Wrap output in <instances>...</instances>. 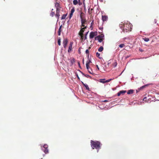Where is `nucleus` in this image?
Here are the masks:
<instances>
[{"label": "nucleus", "instance_id": "6e6552de", "mask_svg": "<svg viewBox=\"0 0 159 159\" xmlns=\"http://www.w3.org/2000/svg\"><path fill=\"white\" fill-rule=\"evenodd\" d=\"M60 10H59L58 9H57V10H56V13L55 15V16L56 17H57V19H58L59 17V16H60Z\"/></svg>", "mask_w": 159, "mask_h": 159}, {"label": "nucleus", "instance_id": "f03ea898", "mask_svg": "<svg viewBox=\"0 0 159 159\" xmlns=\"http://www.w3.org/2000/svg\"><path fill=\"white\" fill-rule=\"evenodd\" d=\"M90 143L92 148L93 149L94 148L97 149V152H98L99 149L101 148L100 142L98 141H95L91 140Z\"/></svg>", "mask_w": 159, "mask_h": 159}, {"label": "nucleus", "instance_id": "aec40b11", "mask_svg": "<svg viewBox=\"0 0 159 159\" xmlns=\"http://www.w3.org/2000/svg\"><path fill=\"white\" fill-rule=\"evenodd\" d=\"M78 3L77 0H74L73 1V3L74 5H76Z\"/></svg>", "mask_w": 159, "mask_h": 159}, {"label": "nucleus", "instance_id": "1a4fd4ad", "mask_svg": "<svg viewBox=\"0 0 159 159\" xmlns=\"http://www.w3.org/2000/svg\"><path fill=\"white\" fill-rule=\"evenodd\" d=\"M126 92V91L125 90H122L120 91L119 92H118L117 94V96H119L121 94H124Z\"/></svg>", "mask_w": 159, "mask_h": 159}, {"label": "nucleus", "instance_id": "ea45409f", "mask_svg": "<svg viewBox=\"0 0 159 159\" xmlns=\"http://www.w3.org/2000/svg\"><path fill=\"white\" fill-rule=\"evenodd\" d=\"M90 48H91V47H89V49H90Z\"/></svg>", "mask_w": 159, "mask_h": 159}, {"label": "nucleus", "instance_id": "423d86ee", "mask_svg": "<svg viewBox=\"0 0 159 159\" xmlns=\"http://www.w3.org/2000/svg\"><path fill=\"white\" fill-rule=\"evenodd\" d=\"M104 35L103 34H101L95 38V40H103L104 39Z\"/></svg>", "mask_w": 159, "mask_h": 159}, {"label": "nucleus", "instance_id": "a18cd8bd", "mask_svg": "<svg viewBox=\"0 0 159 159\" xmlns=\"http://www.w3.org/2000/svg\"><path fill=\"white\" fill-rule=\"evenodd\" d=\"M78 64L79 66H80V63L79 62H78Z\"/></svg>", "mask_w": 159, "mask_h": 159}, {"label": "nucleus", "instance_id": "c85d7f7f", "mask_svg": "<svg viewBox=\"0 0 159 159\" xmlns=\"http://www.w3.org/2000/svg\"><path fill=\"white\" fill-rule=\"evenodd\" d=\"M112 80L111 79H109V80H105L106 83H108L110 82Z\"/></svg>", "mask_w": 159, "mask_h": 159}, {"label": "nucleus", "instance_id": "72a5a7b5", "mask_svg": "<svg viewBox=\"0 0 159 159\" xmlns=\"http://www.w3.org/2000/svg\"><path fill=\"white\" fill-rule=\"evenodd\" d=\"M88 12H89V14H90L91 13V11H89V9H88Z\"/></svg>", "mask_w": 159, "mask_h": 159}, {"label": "nucleus", "instance_id": "79ce46f5", "mask_svg": "<svg viewBox=\"0 0 159 159\" xmlns=\"http://www.w3.org/2000/svg\"><path fill=\"white\" fill-rule=\"evenodd\" d=\"M77 77H78V79H80V78H79V76H77Z\"/></svg>", "mask_w": 159, "mask_h": 159}, {"label": "nucleus", "instance_id": "58836bf2", "mask_svg": "<svg viewBox=\"0 0 159 159\" xmlns=\"http://www.w3.org/2000/svg\"><path fill=\"white\" fill-rule=\"evenodd\" d=\"M93 10V8H92L91 10V12H92V11Z\"/></svg>", "mask_w": 159, "mask_h": 159}, {"label": "nucleus", "instance_id": "20e7f679", "mask_svg": "<svg viewBox=\"0 0 159 159\" xmlns=\"http://www.w3.org/2000/svg\"><path fill=\"white\" fill-rule=\"evenodd\" d=\"M98 34L97 32H91L89 35V38L90 39H92L94 37L97 35Z\"/></svg>", "mask_w": 159, "mask_h": 159}, {"label": "nucleus", "instance_id": "7ed1b4c3", "mask_svg": "<svg viewBox=\"0 0 159 159\" xmlns=\"http://www.w3.org/2000/svg\"><path fill=\"white\" fill-rule=\"evenodd\" d=\"M83 28H82L80 30L79 33V35L80 36L81 40H83L84 39L85 40V39H87L86 38V36L88 34L89 32H88L86 33V34H85V37H84L83 36V32H84V31L85 30V29L87 28V27H83Z\"/></svg>", "mask_w": 159, "mask_h": 159}, {"label": "nucleus", "instance_id": "c9c22d12", "mask_svg": "<svg viewBox=\"0 0 159 159\" xmlns=\"http://www.w3.org/2000/svg\"><path fill=\"white\" fill-rule=\"evenodd\" d=\"M93 21H92V22H91V25H93Z\"/></svg>", "mask_w": 159, "mask_h": 159}, {"label": "nucleus", "instance_id": "a19ab883", "mask_svg": "<svg viewBox=\"0 0 159 159\" xmlns=\"http://www.w3.org/2000/svg\"><path fill=\"white\" fill-rule=\"evenodd\" d=\"M79 52L80 53V51L79 50Z\"/></svg>", "mask_w": 159, "mask_h": 159}, {"label": "nucleus", "instance_id": "393cba45", "mask_svg": "<svg viewBox=\"0 0 159 159\" xmlns=\"http://www.w3.org/2000/svg\"><path fill=\"white\" fill-rule=\"evenodd\" d=\"M55 15V12L53 11H52L50 13V16L52 17L53 16Z\"/></svg>", "mask_w": 159, "mask_h": 159}, {"label": "nucleus", "instance_id": "c03bdc74", "mask_svg": "<svg viewBox=\"0 0 159 159\" xmlns=\"http://www.w3.org/2000/svg\"><path fill=\"white\" fill-rule=\"evenodd\" d=\"M144 41H146V42H148L149 40H144Z\"/></svg>", "mask_w": 159, "mask_h": 159}, {"label": "nucleus", "instance_id": "4be33fe9", "mask_svg": "<svg viewBox=\"0 0 159 159\" xmlns=\"http://www.w3.org/2000/svg\"><path fill=\"white\" fill-rule=\"evenodd\" d=\"M139 39H143V40H149V39H147V38H145L144 39L143 38L142 36H139Z\"/></svg>", "mask_w": 159, "mask_h": 159}, {"label": "nucleus", "instance_id": "f704fd0d", "mask_svg": "<svg viewBox=\"0 0 159 159\" xmlns=\"http://www.w3.org/2000/svg\"><path fill=\"white\" fill-rule=\"evenodd\" d=\"M96 66V67H97V69H98V70H99V67H98V65H97Z\"/></svg>", "mask_w": 159, "mask_h": 159}, {"label": "nucleus", "instance_id": "0eeeda50", "mask_svg": "<svg viewBox=\"0 0 159 159\" xmlns=\"http://www.w3.org/2000/svg\"><path fill=\"white\" fill-rule=\"evenodd\" d=\"M73 44V42H71L70 43L68 49V52H71L72 50V46Z\"/></svg>", "mask_w": 159, "mask_h": 159}, {"label": "nucleus", "instance_id": "de8ad7c7", "mask_svg": "<svg viewBox=\"0 0 159 159\" xmlns=\"http://www.w3.org/2000/svg\"><path fill=\"white\" fill-rule=\"evenodd\" d=\"M140 50L141 51H142V50H140Z\"/></svg>", "mask_w": 159, "mask_h": 159}, {"label": "nucleus", "instance_id": "f3484780", "mask_svg": "<svg viewBox=\"0 0 159 159\" xmlns=\"http://www.w3.org/2000/svg\"><path fill=\"white\" fill-rule=\"evenodd\" d=\"M67 15V14H63L62 17H61V20H63V19H64L66 18V16Z\"/></svg>", "mask_w": 159, "mask_h": 159}, {"label": "nucleus", "instance_id": "7c9ffc66", "mask_svg": "<svg viewBox=\"0 0 159 159\" xmlns=\"http://www.w3.org/2000/svg\"><path fill=\"white\" fill-rule=\"evenodd\" d=\"M117 65V63L116 62H114L113 64V66L114 67H115Z\"/></svg>", "mask_w": 159, "mask_h": 159}, {"label": "nucleus", "instance_id": "ddd939ff", "mask_svg": "<svg viewBox=\"0 0 159 159\" xmlns=\"http://www.w3.org/2000/svg\"><path fill=\"white\" fill-rule=\"evenodd\" d=\"M107 19H108L107 16H102V20L103 21H105L107 20Z\"/></svg>", "mask_w": 159, "mask_h": 159}, {"label": "nucleus", "instance_id": "473e14b6", "mask_svg": "<svg viewBox=\"0 0 159 159\" xmlns=\"http://www.w3.org/2000/svg\"><path fill=\"white\" fill-rule=\"evenodd\" d=\"M87 78L89 77L91 78V76H90L89 75H84Z\"/></svg>", "mask_w": 159, "mask_h": 159}, {"label": "nucleus", "instance_id": "412c9836", "mask_svg": "<svg viewBox=\"0 0 159 159\" xmlns=\"http://www.w3.org/2000/svg\"><path fill=\"white\" fill-rule=\"evenodd\" d=\"M89 68H90V67L89 68V69L88 70L90 74H93V71L91 69V68H90V69H89Z\"/></svg>", "mask_w": 159, "mask_h": 159}, {"label": "nucleus", "instance_id": "39448f33", "mask_svg": "<svg viewBox=\"0 0 159 159\" xmlns=\"http://www.w3.org/2000/svg\"><path fill=\"white\" fill-rule=\"evenodd\" d=\"M81 27H87V25H85V24H87V21L85 18L84 19H82L81 20Z\"/></svg>", "mask_w": 159, "mask_h": 159}, {"label": "nucleus", "instance_id": "2f4dec72", "mask_svg": "<svg viewBox=\"0 0 159 159\" xmlns=\"http://www.w3.org/2000/svg\"><path fill=\"white\" fill-rule=\"evenodd\" d=\"M61 40H58V45L60 46L61 45Z\"/></svg>", "mask_w": 159, "mask_h": 159}, {"label": "nucleus", "instance_id": "b1692460", "mask_svg": "<svg viewBox=\"0 0 159 159\" xmlns=\"http://www.w3.org/2000/svg\"><path fill=\"white\" fill-rule=\"evenodd\" d=\"M61 26L60 27L59 29L58 30V34L59 35H60V34H61Z\"/></svg>", "mask_w": 159, "mask_h": 159}, {"label": "nucleus", "instance_id": "bb28decb", "mask_svg": "<svg viewBox=\"0 0 159 159\" xmlns=\"http://www.w3.org/2000/svg\"><path fill=\"white\" fill-rule=\"evenodd\" d=\"M125 44H121L119 45V47L120 48H122L125 46Z\"/></svg>", "mask_w": 159, "mask_h": 159}, {"label": "nucleus", "instance_id": "4c0bfd02", "mask_svg": "<svg viewBox=\"0 0 159 159\" xmlns=\"http://www.w3.org/2000/svg\"><path fill=\"white\" fill-rule=\"evenodd\" d=\"M99 42L100 43H101L102 42L103 40H98Z\"/></svg>", "mask_w": 159, "mask_h": 159}, {"label": "nucleus", "instance_id": "09e8293b", "mask_svg": "<svg viewBox=\"0 0 159 159\" xmlns=\"http://www.w3.org/2000/svg\"><path fill=\"white\" fill-rule=\"evenodd\" d=\"M79 1H80V0H79Z\"/></svg>", "mask_w": 159, "mask_h": 159}, {"label": "nucleus", "instance_id": "9d476101", "mask_svg": "<svg viewBox=\"0 0 159 159\" xmlns=\"http://www.w3.org/2000/svg\"><path fill=\"white\" fill-rule=\"evenodd\" d=\"M75 11V9L74 8H73L71 10L70 13V15H69V18H71V17H72V16L73 15V13Z\"/></svg>", "mask_w": 159, "mask_h": 159}, {"label": "nucleus", "instance_id": "6ab92c4d", "mask_svg": "<svg viewBox=\"0 0 159 159\" xmlns=\"http://www.w3.org/2000/svg\"><path fill=\"white\" fill-rule=\"evenodd\" d=\"M105 79H100V82L102 83H106Z\"/></svg>", "mask_w": 159, "mask_h": 159}, {"label": "nucleus", "instance_id": "e433bc0d", "mask_svg": "<svg viewBox=\"0 0 159 159\" xmlns=\"http://www.w3.org/2000/svg\"><path fill=\"white\" fill-rule=\"evenodd\" d=\"M90 28H91V30H92L93 29L92 25H91V26H90Z\"/></svg>", "mask_w": 159, "mask_h": 159}, {"label": "nucleus", "instance_id": "9b49d317", "mask_svg": "<svg viewBox=\"0 0 159 159\" xmlns=\"http://www.w3.org/2000/svg\"><path fill=\"white\" fill-rule=\"evenodd\" d=\"M55 7L56 8V10H57V9L59 10H60L61 7L60 6V4L56 2L55 3Z\"/></svg>", "mask_w": 159, "mask_h": 159}, {"label": "nucleus", "instance_id": "dca6fc26", "mask_svg": "<svg viewBox=\"0 0 159 159\" xmlns=\"http://www.w3.org/2000/svg\"><path fill=\"white\" fill-rule=\"evenodd\" d=\"M134 92V90H133L130 89V90H129L128 91L127 93L128 94H132V93H133Z\"/></svg>", "mask_w": 159, "mask_h": 159}, {"label": "nucleus", "instance_id": "f8f14e48", "mask_svg": "<svg viewBox=\"0 0 159 159\" xmlns=\"http://www.w3.org/2000/svg\"><path fill=\"white\" fill-rule=\"evenodd\" d=\"M90 63H91V61L90 60H89L88 61L86 62V67L87 69L88 70L89 69V64Z\"/></svg>", "mask_w": 159, "mask_h": 159}, {"label": "nucleus", "instance_id": "f257e3e1", "mask_svg": "<svg viewBox=\"0 0 159 159\" xmlns=\"http://www.w3.org/2000/svg\"><path fill=\"white\" fill-rule=\"evenodd\" d=\"M120 27L122 30L124 32H128L131 31L132 25L129 22L124 23L121 22L119 25Z\"/></svg>", "mask_w": 159, "mask_h": 159}, {"label": "nucleus", "instance_id": "a878e982", "mask_svg": "<svg viewBox=\"0 0 159 159\" xmlns=\"http://www.w3.org/2000/svg\"><path fill=\"white\" fill-rule=\"evenodd\" d=\"M85 52H86V53L88 55V57H89V50L88 49H87L86 50Z\"/></svg>", "mask_w": 159, "mask_h": 159}, {"label": "nucleus", "instance_id": "4468645a", "mask_svg": "<svg viewBox=\"0 0 159 159\" xmlns=\"http://www.w3.org/2000/svg\"><path fill=\"white\" fill-rule=\"evenodd\" d=\"M84 13L82 12H81L80 17L81 20L82 19H84L85 17H84Z\"/></svg>", "mask_w": 159, "mask_h": 159}, {"label": "nucleus", "instance_id": "49530a36", "mask_svg": "<svg viewBox=\"0 0 159 159\" xmlns=\"http://www.w3.org/2000/svg\"><path fill=\"white\" fill-rule=\"evenodd\" d=\"M53 10V9H52V11Z\"/></svg>", "mask_w": 159, "mask_h": 159}, {"label": "nucleus", "instance_id": "2eb2a0df", "mask_svg": "<svg viewBox=\"0 0 159 159\" xmlns=\"http://www.w3.org/2000/svg\"><path fill=\"white\" fill-rule=\"evenodd\" d=\"M68 43L67 40H64L63 42V46L66 48Z\"/></svg>", "mask_w": 159, "mask_h": 159}, {"label": "nucleus", "instance_id": "37998d69", "mask_svg": "<svg viewBox=\"0 0 159 159\" xmlns=\"http://www.w3.org/2000/svg\"><path fill=\"white\" fill-rule=\"evenodd\" d=\"M83 63H84V59L83 60Z\"/></svg>", "mask_w": 159, "mask_h": 159}, {"label": "nucleus", "instance_id": "a211bd4d", "mask_svg": "<svg viewBox=\"0 0 159 159\" xmlns=\"http://www.w3.org/2000/svg\"><path fill=\"white\" fill-rule=\"evenodd\" d=\"M103 47L102 46H101L98 49V51L99 52H101L103 51Z\"/></svg>", "mask_w": 159, "mask_h": 159}, {"label": "nucleus", "instance_id": "c756f323", "mask_svg": "<svg viewBox=\"0 0 159 159\" xmlns=\"http://www.w3.org/2000/svg\"><path fill=\"white\" fill-rule=\"evenodd\" d=\"M146 86H147V85H144V86H142L140 88H139L140 89H142L143 88H145V87H146Z\"/></svg>", "mask_w": 159, "mask_h": 159}, {"label": "nucleus", "instance_id": "5701e85b", "mask_svg": "<svg viewBox=\"0 0 159 159\" xmlns=\"http://www.w3.org/2000/svg\"><path fill=\"white\" fill-rule=\"evenodd\" d=\"M84 86H85V87L86 89H87V90H89V86L87 84H83Z\"/></svg>", "mask_w": 159, "mask_h": 159}, {"label": "nucleus", "instance_id": "cd10ccee", "mask_svg": "<svg viewBox=\"0 0 159 159\" xmlns=\"http://www.w3.org/2000/svg\"><path fill=\"white\" fill-rule=\"evenodd\" d=\"M100 56V54L99 53H98V52H97L96 53V56L97 57H99V58H100L99 57V56Z\"/></svg>", "mask_w": 159, "mask_h": 159}]
</instances>
